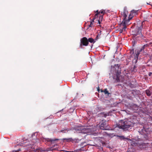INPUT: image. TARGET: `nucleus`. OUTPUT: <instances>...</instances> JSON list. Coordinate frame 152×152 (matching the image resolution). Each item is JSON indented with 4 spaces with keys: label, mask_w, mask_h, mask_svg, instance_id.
Listing matches in <instances>:
<instances>
[{
    "label": "nucleus",
    "mask_w": 152,
    "mask_h": 152,
    "mask_svg": "<svg viewBox=\"0 0 152 152\" xmlns=\"http://www.w3.org/2000/svg\"><path fill=\"white\" fill-rule=\"evenodd\" d=\"M37 133H33L31 137L28 139L23 138L21 141V144L25 145V146H28V148L31 151H35L37 150L36 144L39 141V140L37 137Z\"/></svg>",
    "instance_id": "obj_1"
},
{
    "label": "nucleus",
    "mask_w": 152,
    "mask_h": 152,
    "mask_svg": "<svg viewBox=\"0 0 152 152\" xmlns=\"http://www.w3.org/2000/svg\"><path fill=\"white\" fill-rule=\"evenodd\" d=\"M133 123L128 119L120 120L117 124V127L124 131L127 130L131 126H133Z\"/></svg>",
    "instance_id": "obj_2"
},
{
    "label": "nucleus",
    "mask_w": 152,
    "mask_h": 152,
    "mask_svg": "<svg viewBox=\"0 0 152 152\" xmlns=\"http://www.w3.org/2000/svg\"><path fill=\"white\" fill-rule=\"evenodd\" d=\"M137 11L134 10L132 11L131 12L130 15H129L128 19V20H126V19L127 16V14L128 13V11L124 9V12L122 15V16L123 17L122 23H123L125 21L126 22L127 21V23H129V21L131 19H132V17L134 16L137 15Z\"/></svg>",
    "instance_id": "obj_3"
},
{
    "label": "nucleus",
    "mask_w": 152,
    "mask_h": 152,
    "mask_svg": "<svg viewBox=\"0 0 152 152\" xmlns=\"http://www.w3.org/2000/svg\"><path fill=\"white\" fill-rule=\"evenodd\" d=\"M99 126L100 129L102 130H107L109 129L108 123L106 121L102 120L99 123Z\"/></svg>",
    "instance_id": "obj_4"
},
{
    "label": "nucleus",
    "mask_w": 152,
    "mask_h": 152,
    "mask_svg": "<svg viewBox=\"0 0 152 152\" xmlns=\"http://www.w3.org/2000/svg\"><path fill=\"white\" fill-rule=\"evenodd\" d=\"M143 22H142L141 23H140L139 24V25L137 26L136 29L137 32L135 34H134V35L136 36L138 34H141V35H142L141 31L143 27Z\"/></svg>",
    "instance_id": "obj_5"
},
{
    "label": "nucleus",
    "mask_w": 152,
    "mask_h": 152,
    "mask_svg": "<svg viewBox=\"0 0 152 152\" xmlns=\"http://www.w3.org/2000/svg\"><path fill=\"white\" fill-rule=\"evenodd\" d=\"M88 39L86 37H83L80 39V46L81 47L82 45L87 46L88 45Z\"/></svg>",
    "instance_id": "obj_6"
},
{
    "label": "nucleus",
    "mask_w": 152,
    "mask_h": 152,
    "mask_svg": "<svg viewBox=\"0 0 152 152\" xmlns=\"http://www.w3.org/2000/svg\"><path fill=\"white\" fill-rule=\"evenodd\" d=\"M127 21L126 22V21H124L123 23H122L121 25V26H123V27H122V28H120L119 31L121 33H122L124 31H125L126 30V25H128L129 23H127Z\"/></svg>",
    "instance_id": "obj_7"
},
{
    "label": "nucleus",
    "mask_w": 152,
    "mask_h": 152,
    "mask_svg": "<svg viewBox=\"0 0 152 152\" xmlns=\"http://www.w3.org/2000/svg\"><path fill=\"white\" fill-rule=\"evenodd\" d=\"M140 52L139 50H138L135 53V55L134 56L133 61H134V62L136 63L137 62V60L138 58L139 55L140 53Z\"/></svg>",
    "instance_id": "obj_8"
},
{
    "label": "nucleus",
    "mask_w": 152,
    "mask_h": 152,
    "mask_svg": "<svg viewBox=\"0 0 152 152\" xmlns=\"http://www.w3.org/2000/svg\"><path fill=\"white\" fill-rule=\"evenodd\" d=\"M140 138H139V139L140 140H145L148 138V136L146 135L145 134H140Z\"/></svg>",
    "instance_id": "obj_9"
},
{
    "label": "nucleus",
    "mask_w": 152,
    "mask_h": 152,
    "mask_svg": "<svg viewBox=\"0 0 152 152\" xmlns=\"http://www.w3.org/2000/svg\"><path fill=\"white\" fill-rule=\"evenodd\" d=\"M45 140H47L48 142H51L53 143L54 141H57L59 140V139H49V138H45Z\"/></svg>",
    "instance_id": "obj_10"
},
{
    "label": "nucleus",
    "mask_w": 152,
    "mask_h": 152,
    "mask_svg": "<svg viewBox=\"0 0 152 152\" xmlns=\"http://www.w3.org/2000/svg\"><path fill=\"white\" fill-rule=\"evenodd\" d=\"M96 13L95 14V15L96 16H97L100 13H101L102 14H103L105 13V11L104 10H102L100 11L99 12L98 10H97L96 11Z\"/></svg>",
    "instance_id": "obj_11"
},
{
    "label": "nucleus",
    "mask_w": 152,
    "mask_h": 152,
    "mask_svg": "<svg viewBox=\"0 0 152 152\" xmlns=\"http://www.w3.org/2000/svg\"><path fill=\"white\" fill-rule=\"evenodd\" d=\"M148 46V44L144 45L139 50L140 52H144V50L145 48L147 47Z\"/></svg>",
    "instance_id": "obj_12"
},
{
    "label": "nucleus",
    "mask_w": 152,
    "mask_h": 152,
    "mask_svg": "<svg viewBox=\"0 0 152 152\" xmlns=\"http://www.w3.org/2000/svg\"><path fill=\"white\" fill-rule=\"evenodd\" d=\"M116 80L117 82H119L120 81L119 79V72L118 71H117V72L116 75Z\"/></svg>",
    "instance_id": "obj_13"
},
{
    "label": "nucleus",
    "mask_w": 152,
    "mask_h": 152,
    "mask_svg": "<svg viewBox=\"0 0 152 152\" xmlns=\"http://www.w3.org/2000/svg\"><path fill=\"white\" fill-rule=\"evenodd\" d=\"M145 92L146 95L148 96H150L152 94V93L150 90H146L145 91Z\"/></svg>",
    "instance_id": "obj_14"
},
{
    "label": "nucleus",
    "mask_w": 152,
    "mask_h": 152,
    "mask_svg": "<svg viewBox=\"0 0 152 152\" xmlns=\"http://www.w3.org/2000/svg\"><path fill=\"white\" fill-rule=\"evenodd\" d=\"M88 39V43L89 42L91 43H94L96 42V41H95L92 38H89Z\"/></svg>",
    "instance_id": "obj_15"
},
{
    "label": "nucleus",
    "mask_w": 152,
    "mask_h": 152,
    "mask_svg": "<svg viewBox=\"0 0 152 152\" xmlns=\"http://www.w3.org/2000/svg\"><path fill=\"white\" fill-rule=\"evenodd\" d=\"M104 93L105 94H107L108 95H109L110 94V93H109L108 91H107V89H105L104 91Z\"/></svg>",
    "instance_id": "obj_16"
},
{
    "label": "nucleus",
    "mask_w": 152,
    "mask_h": 152,
    "mask_svg": "<svg viewBox=\"0 0 152 152\" xmlns=\"http://www.w3.org/2000/svg\"><path fill=\"white\" fill-rule=\"evenodd\" d=\"M136 66L135 65L134 66L133 68V69L132 70V72H137V70L136 69Z\"/></svg>",
    "instance_id": "obj_17"
},
{
    "label": "nucleus",
    "mask_w": 152,
    "mask_h": 152,
    "mask_svg": "<svg viewBox=\"0 0 152 152\" xmlns=\"http://www.w3.org/2000/svg\"><path fill=\"white\" fill-rule=\"evenodd\" d=\"M103 16H102L100 15L99 17V20H98V22H99V24H100V20H102L103 19Z\"/></svg>",
    "instance_id": "obj_18"
},
{
    "label": "nucleus",
    "mask_w": 152,
    "mask_h": 152,
    "mask_svg": "<svg viewBox=\"0 0 152 152\" xmlns=\"http://www.w3.org/2000/svg\"><path fill=\"white\" fill-rule=\"evenodd\" d=\"M101 114L102 116H104L105 118L106 117L107 115H107V114L104 113H102Z\"/></svg>",
    "instance_id": "obj_19"
},
{
    "label": "nucleus",
    "mask_w": 152,
    "mask_h": 152,
    "mask_svg": "<svg viewBox=\"0 0 152 152\" xmlns=\"http://www.w3.org/2000/svg\"><path fill=\"white\" fill-rule=\"evenodd\" d=\"M64 140H66L67 141H72L73 139L72 138H69L68 139H65Z\"/></svg>",
    "instance_id": "obj_20"
},
{
    "label": "nucleus",
    "mask_w": 152,
    "mask_h": 152,
    "mask_svg": "<svg viewBox=\"0 0 152 152\" xmlns=\"http://www.w3.org/2000/svg\"><path fill=\"white\" fill-rule=\"evenodd\" d=\"M100 34H101V33H100V34H98L97 36L96 37L95 39V40H97L98 39H99V37H100Z\"/></svg>",
    "instance_id": "obj_21"
},
{
    "label": "nucleus",
    "mask_w": 152,
    "mask_h": 152,
    "mask_svg": "<svg viewBox=\"0 0 152 152\" xmlns=\"http://www.w3.org/2000/svg\"><path fill=\"white\" fill-rule=\"evenodd\" d=\"M119 66L120 65H119L118 64H117V65H115V69H116V68H117V70H118V69H119Z\"/></svg>",
    "instance_id": "obj_22"
},
{
    "label": "nucleus",
    "mask_w": 152,
    "mask_h": 152,
    "mask_svg": "<svg viewBox=\"0 0 152 152\" xmlns=\"http://www.w3.org/2000/svg\"><path fill=\"white\" fill-rule=\"evenodd\" d=\"M66 130H68V129H64V130H61V131H59V132H62L63 133H66Z\"/></svg>",
    "instance_id": "obj_23"
},
{
    "label": "nucleus",
    "mask_w": 152,
    "mask_h": 152,
    "mask_svg": "<svg viewBox=\"0 0 152 152\" xmlns=\"http://www.w3.org/2000/svg\"><path fill=\"white\" fill-rule=\"evenodd\" d=\"M119 137L121 139L124 140L125 139L124 137V136H119Z\"/></svg>",
    "instance_id": "obj_24"
},
{
    "label": "nucleus",
    "mask_w": 152,
    "mask_h": 152,
    "mask_svg": "<svg viewBox=\"0 0 152 152\" xmlns=\"http://www.w3.org/2000/svg\"><path fill=\"white\" fill-rule=\"evenodd\" d=\"M136 91H137L136 90H133L132 91V94H134V93H136Z\"/></svg>",
    "instance_id": "obj_25"
},
{
    "label": "nucleus",
    "mask_w": 152,
    "mask_h": 152,
    "mask_svg": "<svg viewBox=\"0 0 152 152\" xmlns=\"http://www.w3.org/2000/svg\"><path fill=\"white\" fill-rule=\"evenodd\" d=\"M93 25V22L91 21L90 24L89 25V27H91Z\"/></svg>",
    "instance_id": "obj_26"
},
{
    "label": "nucleus",
    "mask_w": 152,
    "mask_h": 152,
    "mask_svg": "<svg viewBox=\"0 0 152 152\" xmlns=\"http://www.w3.org/2000/svg\"><path fill=\"white\" fill-rule=\"evenodd\" d=\"M148 75L150 77H152V72H150L148 73Z\"/></svg>",
    "instance_id": "obj_27"
},
{
    "label": "nucleus",
    "mask_w": 152,
    "mask_h": 152,
    "mask_svg": "<svg viewBox=\"0 0 152 152\" xmlns=\"http://www.w3.org/2000/svg\"><path fill=\"white\" fill-rule=\"evenodd\" d=\"M95 17H94V18H93V19L91 21H92L93 22L94 21V20L95 19L96 17V16L95 15Z\"/></svg>",
    "instance_id": "obj_28"
},
{
    "label": "nucleus",
    "mask_w": 152,
    "mask_h": 152,
    "mask_svg": "<svg viewBox=\"0 0 152 152\" xmlns=\"http://www.w3.org/2000/svg\"><path fill=\"white\" fill-rule=\"evenodd\" d=\"M95 17H94V18H93V19L91 21H92L93 22L94 21V20L95 19L96 17V16L95 15Z\"/></svg>",
    "instance_id": "obj_29"
},
{
    "label": "nucleus",
    "mask_w": 152,
    "mask_h": 152,
    "mask_svg": "<svg viewBox=\"0 0 152 152\" xmlns=\"http://www.w3.org/2000/svg\"><path fill=\"white\" fill-rule=\"evenodd\" d=\"M97 88L98 91L99 92V91H100V90L99 89V87L98 86V88Z\"/></svg>",
    "instance_id": "obj_30"
},
{
    "label": "nucleus",
    "mask_w": 152,
    "mask_h": 152,
    "mask_svg": "<svg viewBox=\"0 0 152 152\" xmlns=\"http://www.w3.org/2000/svg\"><path fill=\"white\" fill-rule=\"evenodd\" d=\"M150 89V91H151V92L152 93V88H151Z\"/></svg>",
    "instance_id": "obj_31"
},
{
    "label": "nucleus",
    "mask_w": 152,
    "mask_h": 152,
    "mask_svg": "<svg viewBox=\"0 0 152 152\" xmlns=\"http://www.w3.org/2000/svg\"><path fill=\"white\" fill-rule=\"evenodd\" d=\"M101 92H104V91H103V90L102 89H101Z\"/></svg>",
    "instance_id": "obj_32"
},
{
    "label": "nucleus",
    "mask_w": 152,
    "mask_h": 152,
    "mask_svg": "<svg viewBox=\"0 0 152 152\" xmlns=\"http://www.w3.org/2000/svg\"><path fill=\"white\" fill-rule=\"evenodd\" d=\"M129 140H131L130 139H129Z\"/></svg>",
    "instance_id": "obj_33"
},
{
    "label": "nucleus",
    "mask_w": 152,
    "mask_h": 152,
    "mask_svg": "<svg viewBox=\"0 0 152 152\" xmlns=\"http://www.w3.org/2000/svg\"><path fill=\"white\" fill-rule=\"evenodd\" d=\"M101 31H100V33H101Z\"/></svg>",
    "instance_id": "obj_34"
}]
</instances>
